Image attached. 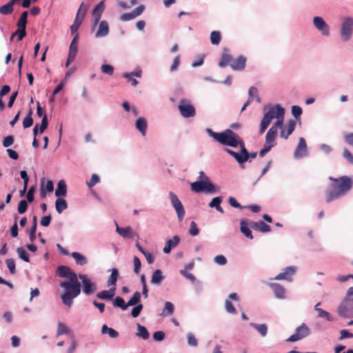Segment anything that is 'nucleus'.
<instances>
[{
    "instance_id": "obj_23",
    "label": "nucleus",
    "mask_w": 353,
    "mask_h": 353,
    "mask_svg": "<svg viewBox=\"0 0 353 353\" xmlns=\"http://www.w3.org/2000/svg\"><path fill=\"white\" fill-rule=\"evenodd\" d=\"M116 231L123 238H133L136 235L130 227L120 228L117 225Z\"/></svg>"
},
{
    "instance_id": "obj_48",
    "label": "nucleus",
    "mask_w": 353,
    "mask_h": 353,
    "mask_svg": "<svg viewBox=\"0 0 353 353\" xmlns=\"http://www.w3.org/2000/svg\"><path fill=\"white\" fill-rule=\"evenodd\" d=\"M252 325L257 330V332L262 336H265L267 334L268 328L265 324H252Z\"/></svg>"
},
{
    "instance_id": "obj_60",
    "label": "nucleus",
    "mask_w": 353,
    "mask_h": 353,
    "mask_svg": "<svg viewBox=\"0 0 353 353\" xmlns=\"http://www.w3.org/2000/svg\"><path fill=\"white\" fill-rule=\"evenodd\" d=\"M99 181H100L99 176L96 174H93L92 175L91 179L89 181V182H87V185L88 187L92 188L94 185H95L97 183H98L99 182Z\"/></svg>"
},
{
    "instance_id": "obj_21",
    "label": "nucleus",
    "mask_w": 353,
    "mask_h": 353,
    "mask_svg": "<svg viewBox=\"0 0 353 353\" xmlns=\"http://www.w3.org/2000/svg\"><path fill=\"white\" fill-rule=\"evenodd\" d=\"M63 334L69 335L71 339H73L74 336V333L66 325L61 322H59L57 325V336H61Z\"/></svg>"
},
{
    "instance_id": "obj_31",
    "label": "nucleus",
    "mask_w": 353,
    "mask_h": 353,
    "mask_svg": "<svg viewBox=\"0 0 353 353\" xmlns=\"http://www.w3.org/2000/svg\"><path fill=\"white\" fill-rule=\"evenodd\" d=\"M249 223L245 220H241L240 222V230L241 232L248 239H253L252 231L249 228Z\"/></svg>"
},
{
    "instance_id": "obj_50",
    "label": "nucleus",
    "mask_w": 353,
    "mask_h": 353,
    "mask_svg": "<svg viewBox=\"0 0 353 353\" xmlns=\"http://www.w3.org/2000/svg\"><path fill=\"white\" fill-rule=\"evenodd\" d=\"M101 70L103 73L111 76L114 73V67L110 64H103L101 67Z\"/></svg>"
},
{
    "instance_id": "obj_35",
    "label": "nucleus",
    "mask_w": 353,
    "mask_h": 353,
    "mask_svg": "<svg viewBox=\"0 0 353 353\" xmlns=\"http://www.w3.org/2000/svg\"><path fill=\"white\" fill-rule=\"evenodd\" d=\"M71 256L73 257L77 265H84L88 263L87 258L79 252H74L71 254Z\"/></svg>"
},
{
    "instance_id": "obj_45",
    "label": "nucleus",
    "mask_w": 353,
    "mask_h": 353,
    "mask_svg": "<svg viewBox=\"0 0 353 353\" xmlns=\"http://www.w3.org/2000/svg\"><path fill=\"white\" fill-rule=\"evenodd\" d=\"M174 310V305L169 301L165 302V307L162 312L163 316H169L173 314Z\"/></svg>"
},
{
    "instance_id": "obj_59",
    "label": "nucleus",
    "mask_w": 353,
    "mask_h": 353,
    "mask_svg": "<svg viewBox=\"0 0 353 353\" xmlns=\"http://www.w3.org/2000/svg\"><path fill=\"white\" fill-rule=\"evenodd\" d=\"M143 307V305L141 303L136 305L135 307L132 310L131 315L134 318L137 317L140 314V312L142 310Z\"/></svg>"
},
{
    "instance_id": "obj_26",
    "label": "nucleus",
    "mask_w": 353,
    "mask_h": 353,
    "mask_svg": "<svg viewBox=\"0 0 353 353\" xmlns=\"http://www.w3.org/2000/svg\"><path fill=\"white\" fill-rule=\"evenodd\" d=\"M270 288L273 290L275 296L279 299L285 297V288L279 283H270Z\"/></svg>"
},
{
    "instance_id": "obj_16",
    "label": "nucleus",
    "mask_w": 353,
    "mask_h": 353,
    "mask_svg": "<svg viewBox=\"0 0 353 353\" xmlns=\"http://www.w3.org/2000/svg\"><path fill=\"white\" fill-rule=\"evenodd\" d=\"M294 155L296 158H301L307 155V144L303 137L299 139V142L294 151Z\"/></svg>"
},
{
    "instance_id": "obj_42",
    "label": "nucleus",
    "mask_w": 353,
    "mask_h": 353,
    "mask_svg": "<svg viewBox=\"0 0 353 353\" xmlns=\"http://www.w3.org/2000/svg\"><path fill=\"white\" fill-rule=\"evenodd\" d=\"M141 302V293L136 291L133 296L127 302V305L133 306L139 304Z\"/></svg>"
},
{
    "instance_id": "obj_29",
    "label": "nucleus",
    "mask_w": 353,
    "mask_h": 353,
    "mask_svg": "<svg viewBox=\"0 0 353 353\" xmlns=\"http://www.w3.org/2000/svg\"><path fill=\"white\" fill-rule=\"evenodd\" d=\"M277 136V130L274 127H271L268 131L265 136V143L275 144L274 141Z\"/></svg>"
},
{
    "instance_id": "obj_57",
    "label": "nucleus",
    "mask_w": 353,
    "mask_h": 353,
    "mask_svg": "<svg viewBox=\"0 0 353 353\" xmlns=\"http://www.w3.org/2000/svg\"><path fill=\"white\" fill-rule=\"evenodd\" d=\"M137 16L133 11L131 12L124 13L120 17V19L123 21H127L136 18Z\"/></svg>"
},
{
    "instance_id": "obj_12",
    "label": "nucleus",
    "mask_w": 353,
    "mask_h": 353,
    "mask_svg": "<svg viewBox=\"0 0 353 353\" xmlns=\"http://www.w3.org/2000/svg\"><path fill=\"white\" fill-rule=\"evenodd\" d=\"M310 334V330L305 323H302L296 329V332L285 340L286 342H295L299 341Z\"/></svg>"
},
{
    "instance_id": "obj_15",
    "label": "nucleus",
    "mask_w": 353,
    "mask_h": 353,
    "mask_svg": "<svg viewBox=\"0 0 353 353\" xmlns=\"http://www.w3.org/2000/svg\"><path fill=\"white\" fill-rule=\"evenodd\" d=\"M104 2L103 1H100L93 9L92 11V26L94 27L99 23L102 12L104 10Z\"/></svg>"
},
{
    "instance_id": "obj_41",
    "label": "nucleus",
    "mask_w": 353,
    "mask_h": 353,
    "mask_svg": "<svg viewBox=\"0 0 353 353\" xmlns=\"http://www.w3.org/2000/svg\"><path fill=\"white\" fill-rule=\"evenodd\" d=\"M102 334H108L110 337L112 339H115L119 336V333L117 331L114 330L113 328L108 327L106 325H103L101 327Z\"/></svg>"
},
{
    "instance_id": "obj_24",
    "label": "nucleus",
    "mask_w": 353,
    "mask_h": 353,
    "mask_svg": "<svg viewBox=\"0 0 353 353\" xmlns=\"http://www.w3.org/2000/svg\"><path fill=\"white\" fill-rule=\"evenodd\" d=\"M232 61V57L229 54L228 50L225 49L222 53L221 60L219 63V65L223 68L228 65H230Z\"/></svg>"
},
{
    "instance_id": "obj_52",
    "label": "nucleus",
    "mask_w": 353,
    "mask_h": 353,
    "mask_svg": "<svg viewBox=\"0 0 353 353\" xmlns=\"http://www.w3.org/2000/svg\"><path fill=\"white\" fill-rule=\"evenodd\" d=\"M292 114L296 119H300V117L302 114V109L298 105H293L292 107Z\"/></svg>"
},
{
    "instance_id": "obj_4",
    "label": "nucleus",
    "mask_w": 353,
    "mask_h": 353,
    "mask_svg": "<svg viewBox=\"0 0 353 353\" xmlns=\"http://www.w3.org/2000/svg\"><path fill=\"white\" fill-rule=\"evenodd\" d=\"M285 110L279 105L271 106L268 111L265 112L264 117L260 123L259 134H262L266 130L273 119L276 118L277 121L272 126L277 128H283V117Z\"/></svg>"
},
{
    "instance_id": "obj_55",
    "label": "nucleus",
    "mask_w": 353,
    "mask_h": 353,
    "mask_svg": "<svg viewBox=\"0 0 353 353\" xmlns=\"http://www.w3.org/2000/svg\"><path fill=\"white\" fill-rule=\"evenodd\" d=\"M78 46L70 44L69 48L68 56H70V59H75L77 54Z\"/></svg>"
},
{
    "instance_id": "obj_11",
    "label": "nucleus",
    "mask_w": 353,
    "mask_h": 353,
    "mask_svg": "<svg viewBox=\"0 0 353 353\" xmlns=\"http://www.w3.org/2000/svg\"><path fill=\"white\" fill-rule=\"evenodd\" d=\"M169 196L171 204L176 212L178 219L179 221H181L183 219L185 213L184 207L176 194H175L174 192H170Z\"/></svg>"
},
{
    "instance_id": "obj_20",
    "label": "nucleus",
    "mask_w": 353,
    "mask_h": 353,
    "mask_svg": "<svg viewBox=\"0 0 353 353\" xmlns=\"http://www.w3.org/2000/svg\"><path fill=\"white\" fill-rule=\"evenodd\" d=\"M296 126V121L294 120L288 121L287 125L283 128L280 133L281 138L287 139L288 137L293 132Z\"/></svg>"
},
{
    "instance_id": "obj_27",
    "label": "nucleus",
    "mask_w": 353,
    "mask_h": 353,
    "mask_svg": "<svg viewBox=\"0 0 353 353\" xmlns=\"http://www.w3.org/2000/svg\"><path fill=\"white\" fill-rule=\"evenodd\" d=\"M67 194V186L63 180L58 182L57 188L55 190V195L57 197H64Z\"/></svg>"
},
{
    "instance_id": "obj_46",
    "label": "nucleus",
    "mask_w": 353,
    "mask_h": 353,
    "mask_svg": "<svg viewBox=\"0 0 353 353\" xmlns=\"http://www.w3.org/2000/svg\"><path fill=\"white\" fill-rule=\"evenodd\" d=\"M32 110H30L26 117L23 121V126L24 128H30L33 124V119L32 118Z\"/></svg>"
},
{
    "instance_id": "obj_34",
    "label": "nucleus",
    "mask_w": 353,
    "mask_h": 353,
    "mask_svg": "<svg viewBox=\"0 0 353 353\" xmlns=\"http://www.w3.org/2000/svg\"><path fill=\"white\" fill-rule=\"evenodd\" d=\"M55 208L59 214L62 213L63 211L68 208L66 201L61 197H59L55 201Z\"/></svg>"
},
{
    "instance_id": "obj_9",
    "label": "nucleus",
    "mask_w": 353,
    "mask_h": 353,
    "mask_svg": "<svg viewBox=\"0 0 353 353\" xmlns=\"http://www.w3.org/2000/svg\"><path fill=\"white\" fill-rule=\"evenodd\" d=\"M353 32V19L347 17L344 19L341 25V36L343 41L350 40Z\"/></svg>"
},
{
    "instance_id": "obj_44",
    "label": "nucleus",
    "mask_w": 353,
    "mask_h": 353,
    "mask_svg": "<svg viewBox=\"0 0 353 353\" xmlns=\"http://www.w3.org/2000/svg\"><path fill=\"white\" fill-rule=\"evenodd\" d=\"M137 330H138V332L137 334V335L141 338H142L143 339H148L149 338V332H148L147 329L144 327V326H142L140 324H137Z\"/></svg>"
},
{
    "instance_id": "obj_13",
    "label": "nucleus",
    "mask_w": 353,
    "mask_h": 353,
    "mask_svg": "<svg viewBox=\"0 0 353 353\" xmlns=\"http://www.w3.org/2000/svg\"><path fill=\"white\" fill-rule=\"evenodd\" d=\"M78 278L82 281L83 292L87 295L94 293L97 290V285L86 274H79Z\"/></svg>"
},
{
    "instance_id": "obj_54",
    "label": "nucleus",
    "mask_w": 353,
    "mask_h": 353,
    "mask_svg": "<svg viewBox=\"0 0 353 353\" xmlns=\"http://www.w3.org/2000/svg\"><path fill=\"white\" fill-rule=\"evenodd\" d=\"M14 139L12 135H9L5 137L2 141L3 146L4 148H8L12 145L14 143Z\"/></svg>"
},
{
    "instance_id": "obj_18",
    "label": "nucleus",
    "mask_w": 353,
    "mask_h": 353,
    "mask_svg": "<svg viewBox=\"0 0 353 353\" xmlns=\"http://www.w3.org/2000/svg\"><path fill=\"white\" fill-rule=\"evenodd\" d=\"M249 225L254 230L259 231L261 232H268L271 230L270 226L263 221L257 222L250 221L249 222Z\"/></svg>"
},
{
    "instance_id": "obj_40",
    "label": "nucleus",
    "mask_w": 353,
    "mask_h": 353,
    "mask_svg": "<svg viewBox=\"0 0 353 353\" xmlns=\"http://www.w3.org/2000/svg\"><path fill=\"white\" fill-rule=\"evenodd\" d=\"M222 202V199L220 196H217L214 198L210 203H209V206L210 208H215L219 212L223 213V210L221 206V203Z\"/></svg>"
},
{
    "instance_id": "obj_49",
    "label": "nucleus",
    "mask_w": 353,
    "mask_h": 353,
    "mask_svg": "<svg viewBox=\"0 0 353 353\" xmlns=\"http://www.w3.org/2000/svg\"><path fill=\"white\" fill-rule=\"evenodd\" d=\"M17 252L19 254V256L22 260H23L26 262H29L30 261L29 255L27 253V252L23 248H21V247L18 248L17 249Z\"/></svg>"
},
{
    "instance_id": "obj_8",
    "label": "nucleus",
    "mask_w": 353,
    "mask_h": 353,
    "mask_svg": "<svg viewBox=\"0 0 353 353\" xmlns=\"http://www.w3.org/2000/svg\"><path fill=\"white\" fill-rule=\"evenodd\" d=\"M178 108L181 114L185 118L193 117L196 114L194 107L190 101L185 99H183L179 101Z\"/></svg>"
},
{
    "instance_id": "obj_53",
    "label": "nucleus",
    "mask_w": 353,
    "mask_h": 353,
    "mask_svg": "<svg viewBox=\"0 0 353 353\" xmlns=\"http://www.w3.org/2000/svg\"><path fill=\"white\" fill-rule=\"evenodd\" d=\"M14 35L18 37V41H21L26 35V30L24 28H18V29L14 32Z\"/></svg>"
},
{
    "instance_id": "obj_3",
    "label": "nucleus",
    "mask_w": 353,
    "mask_h": 353,
    "mask_svg": "<svg viewBox=\"0 0 353 353\" xmlns=\"http://www.w3.org/2000/svg\"><path fill=\"white\" fill-rule=\"evenodd\" d=\"M207 132L217 142L222 145L236 148L237 146L242 149V153L245 154V145L243 140L239 134L230 129L225 130L222 132H215L212 129L208 128Z\"/></svg>"
},
{
    "instance_id": "obj_33",
    "label": "nucleus",
    "mask_w": 353,
    "mask_h": 353,
    "mask_svg": "<svg viewBox=\"0 0 353 353\" xmlns=\"http://www.w3.org/2000/svg\"><path fill=\"white\" fill-rule=\"evenodd\" d=\"M43 181H44V179H42V184H41V190H40V195L42 198L45 197L46 196V191L51 192L54 190V185L51 180H48L46 181L45 187L43 186Z\"/></svg>"
},
{
    "instance_id": "obj_30",
    "label": "nucleus",
    "mask_w": 353,
    "mask_h": 353,
    "mask_svg": "<svg viewBox=\"0 0 353 353\" xmlns=\"http://www.w3.org/2000/svg\"><path fill=\"white\" fill-rule=\"evenodd\" d=\"M110 271H111V274L110 275V276L108 279L107 284H108V286H109V287L112 286V287L116 288L115 286L117 284V281L119 276V271L117 268H112L110 270Z\"/></svg>"
},
{
    "instance_id": "obj_58",
    "label": "nucleus",
    "mask_w": 353,
    "mask_h": 353,
    "mask_svg": "<svg viewBox=\"0 0 353 353\" xmlns=\"http://www.w3.org/2000/svg\"><path fill=\"white\" fill-rule=\"evenodd\" d=\"M48 117L46 114H43V117L42 118L41 123L39 128V132L41 134L43 133L46 129L48 128Z\"/></svg>"
},
{
    "instance_id": "obj_22",
    "label": "nucleus",
    "mask_w": 353,
    "mask_h": 353,
    "mask_svg": "<svg viewBox=\"0 0 353 353\" xmlns=\"http://www.w3.org/2000/svg\"><path fill=\"white\" fill-rule=\"evenodd\" d=\"M116 288L112 287L108 290H103L97 294V297L102 300H111L115 294Z\"/></svg>"
},
{
    "instance_id": "obj_32",
    "label": "nucleus",
    "mask_w": 353,
    "mask_h": 353,
    "mask_svg": "<svg viewBox=\"0 0 353 353\" xmlns=\"http://www.w3.org/2000/svg\"><path fill=\"white\" fill-rule=\"evenodd\" d=\"M147 121L144 118L139 117L136 121V128L141 133L143 136L146 134Z\"/></svg>"
},
{
    "instance_id": "obj_10",
    "label": "nucleus",
    "mask_w": 353,
    "mask_h": 353,
    "mask_svg": "<svg viewBox=\"0 0 353 353\" xmlns=\"http://www.w3.org/2000/svg\"><path fill=\"white\" fill-rule=\"evenodd\" d=\"M169 196L171 204L176 212L178 219L179 221H181L183 219L185 213L184 207L176 194H175L174 192H170Z\"/></svg>"
},
{
    "instance_id": "obj_47",
    "label": "nucleus",
    "mask_w": 353,
    "mask_h": 353,
    "mask_svg": "<svg viewBox=\"0 0 353 353\" xmlns=\"http://www.w3.org/2000/svg\"><path fill=\"white\" fill-rule=\"evenodd\" d=\"M28 12L24 11L22 12L19 19L17 21V26L18 28H26V23H27V17H28Z\"/></svg>"
},
{
    "instance_id": "obj_64",
    "label": "nucleus",
    "mask_w": 353,
    "mask_h": 353,
    "mask_svg": "<svg viewBox=\"0 0 353 353\" xmlns=\"http://www.w3.org/2000/svg\"><path fill=\"white\" fill-rule=\"evenodd\" d=\"M343 137L345 141L350 145L353 147V132L351 133H344Z\"/></svg>"
},
{
    "instance_id": "obj_25",
    "label": "nucleus",
    "mask_w": 353,
    "mask_h": 353,
    "mask_svg": "<svg viewBox=\"0 0 353 353\" xmlns=\"http://www.w3.org/2000/svg\"><path fill=\"white\" fill-rule=\"evenodd\" d=\"M80 15H81V9H79L77 16H76V18H75V20H74V22L70 26V30H71V33L72 34L77 32L79 27L81 26V25L82 23V21L83 19V16H80Z\"/></svg>"
},
{
    "instance_id": "obj_39",
    "label": "nucleus",
    "mask_w": 353,
    "mask_h": 353,
    "mask_svg": "<svg viewBox=\"0 0 353 353\" xmlns=\"http://www.w3.org/2000/svg\"><path fill=\"white\" fill-rule=\"evenodd\" d=\"M113 305L115 307H119L122 310H125L129 305H127V303L125 302L123 298L121 296H116L113 301Z\"/></svg>"
},
{
    "instance_id": "obj_5",
    "label": "nucleus",
    "mask_w": 353,
    "mask_h": 353,
    "mask_svg": "<svg viewBox=\"0 0 353 353\" xmlns=\"http://www.w3.org/2000/svg\"><path fill=\"white\" fill-rule=\"evenodd\" d=\"M191 190L195 193L214 192L215 187L211 181H197L190 183Z\"/></svg>"
},
{
    "instance_id": "obj_14",
    "label": "nucleus",
    "mask_w": 353,
    "mask_h": 353,
    "mask_svg": "<svg viewBox=\"0 0 353 353\" xmlns=\"http://www.w3.org/2000/svg\"><path fill=\"white\" fill-rule=\"evenodd\" d=\"M313 23L315 28L319 30L323 35L328 36L330 34L329 26L321 17H314Z\"/></svg>"
},
{
    "instance_id": "obj_38",
    "label": "nucleus",
    "mask_w": 353,
    "mask_h": 353,
    "mask_svg": "<svg viewBox=\"0 0 353 353\" xmlns=\"http://www.w3.org/2000/svg\"><path fill=\"white\" fill-rule=\"evenodd\" d=\"M319 305H320V303H318L314 306V310L318 312V317L324 318V319H326L328 321H332V318L331 317V315L330 314V313L327 312V311L323 310L321 308H319Z\"/></svg>"
},
{
    "instance_id": "obj_7",
    "label": "nucleus",
    "mask_w": 353,
    "mask_h": 353,
    "mask_svg": "<svg viewBox=\"0 0 353 353\" xmlns=\"http://www.w3.org/2000/svg\"><path fill=\"white\" fill-rule=\"evenodd\" d=\"M338 313L344 318L353 317V298H345L338 308Z\"/></svg>"
},
{
    "instance_id": "obj_6",
    "label": "nucleus",
    "mask_w": 353,
    "mask_h": 353,
    "mask_svg": "<svg viewBox=\"0 0 353 353\" xmlns=\"http://www.w3.org/2000/svg\"><path fill=\"white\" fill-rule=\"evenodd\" d=\"M225 151L230 156L234 158V159L240 164L245 163L249 160V158L254 159L257 155V152L249 153L245 148V154L242 153V149H240L239 152H234L229 148H225Z\"/></svg>"
},
{
    "instance_id": "obj_36",
    "label": "nucleus",
    "mask_w": 353,
    "mask_h": 353,
    "mask_svg": "<svg viewBox=\"0 0 353 353\" xmlns=\"http://www.w3.org/2000/svg\"><path fill=\"white\" fill-rule=\"evenodd\" d=\"M164 279V276L162 275L161 270H156L152 276L150 282L152 284L159 285Z\"/></svg>"
},
{
    "instance_id": "obj_1",
    "label": "nucleus",
    "mask_w": 353,
    "mask_h": 353,
    "mask_svg": "<svg viewBox=\"0 0 353 353\" xmlns=\"http://www.w3.org/2000/svg\"><path fill=\"white\" fill-rule=\"evenodd\" d=\"M57 274L60 277L68 278L69 281H63L60 283L61 288L65 290L61 294V300L69 307L73 303V299L81 293V283L78 281V276L70 268L61 265L57 268Z\"/></svg>"
},
{
    "instance_id": "obj_62",
    "label": "nucleus",
    "mask_w": 353,
    "mask_h": 353,
    "mask_svg": "<svg viewBox=\"0 0 353 353\" xmlns=\"http://www.w3.org/2000/svg\"><path fill=\"white\" fill-rule=\"evenodd\" d=\"M199 232L196 223L194 221H192L190 223V228L189 230L190 234L194 236L199 234Z\"/></svg>"
},
{
    "instance_id": "obj_28",
    "label": "nucleus",
    "mask_w": 353,
    "mask_h": 353,
    "mask_svg": "<svg viewBox=\"0 0 353 353\" xmlns=\"http://www.w3.org/2000/svg\"><path fill=\"white\" fill-rule=\"evenodd\" d=\"M109 33V26L105 21L100 22L98 31L96 33V37H102L108 35Z\"/></svg>"
},
{
    "instance_id": "obj_63",
    "label": "nucleus",
    "mask_w": 353,
    "mask_h": 353,
    "mask_svg": "<svg viewBox=\"0 0 353 353\" xmlns=\"http://www.w3.org/2000/svg\"><path fill=\"white\" fill-rule=\"evenodd\" d=\"M343 156L350 163L353 165V154L347 148L343 150Z\"/></svg>"
},
{
    "instance_id": "obj_61",
    "label": "nucleus",
    "mask_w": 353,
    "mask_h": 353,
    "mask_svg": "<svg viewBox=\"0 0 353 353\" xmlns=\"http://www.w3.org/2000/svg\"><path fill=\"white\" fill-rule=\"evenodd\" d=\"M28 208V203L26 200H21L18 205V212L19 214H23Z\"/></svg>"
},
{
    "instance_id": "obj_43",
    "label": "nucleus",
    "mask_w": 353,
    "mask_h": 353,
    "mask_svg": "<svg viewBox=\"0 0 353 353\" xmlns=\"http://www.w3.org/2000/svg\"><path fill=\"white\" fill-rule=\"evenodd\" d=\"M221 34L219 31L214 30L210 33V42L213 45L218 46L221 43Z\"/></svg>"
},
{
    "instance_id": "obj_2",
    "label": "nucleus",
    "mask_w": 353,
    "mask_h": 353,
    "mask_svg": "<svg viewBox=\"0 0 353 353\" xmlns=\"http://www.w3.org/2000/svg\"><path fill=\"white\" fill-rule=\"evenodd\" d=\"M332 183L325 190L326 201L330 203L347 193L353 186L352 179L347 176L329 177Z\"/></svg>"
},
{
    "instance_id": "obj_37",
    "label": "nucleus",
    "mask_w": 353,
    "mask_h": 353,
    "mask_svg": "<svg viewBox=\"0 0 353 353\" xmlns=\"http://www.w3.org/2000/svg\"><path fill=\"white\" fill-rule=\"evenodd\" d=\"M14 3H13V1L10 0L8 3H7L6 5L2 6L0 7V14H4V15H9L12 13L13 12V6Z\"/></svg>"
},
{
    "instance_id": "obj_56",
    "label": "nucleus",
    "mask_w": 353,
    "mask_h": 353,
    "mask_svg": "<svg viewBox=\"0 0 353 353\" xmlns=\"http://www.w3.org/2000/svg\"><path fill=\"white\" fill-rule=\"evenodd\" d=\"M225 307L226 311L228 313L233 314L236 313V310L235 307H234V305H232V303H231L230 300L225 301Z\"/></svg>"
},
{
    "instance_id": "obj_19",
    "label": "nucleus",
    "mask_w": 353,
    "mask_h": 353,
    "mask_svg": "<svg viewBox=\"0 0 353 353\" xmlns=\"http://www.w3.org/2000/svg\"><path fill=\"white\" fill-rule=\"evenodd\" d=\"M247 59L243 55L239 56L236 59L233 60L230 63V67L234 70H243L245 67Z\"/></svg>"
},
{
    "instance_id": "obj_17",
    "label": "nucleus",
    "mask_w": 353,
    "mask_h": 353,
    "mask_svg": "<svg viewBox=\"0 0 353 353\" xmlns=\"http://www.w3.org/2000/svg\"><path fill=\"white\" fill-rule=\"evenodd\" d=\"M296 268L294 266H288L285 268L283 271L276 275L274 278L275 280H291V276L295 273Z\"/></svg>"
},
{
    "instance_id": "obj_51",
    "label": "nucleus",
    "mask_w": 353,
    "mask_h": 353,
    "mask_svg": "<svg viewBox=\"0 0 353 353\" xmlns=\"http://www.w3.org/2000/svg\"><path fill=\"white\" fill-rule=\"evenodd\" d=\"M6 263L7 265V267L12 274H14L16 273V268H15V262L13 259H7L6 260Z\"/></svg>"
}]
</instances>
